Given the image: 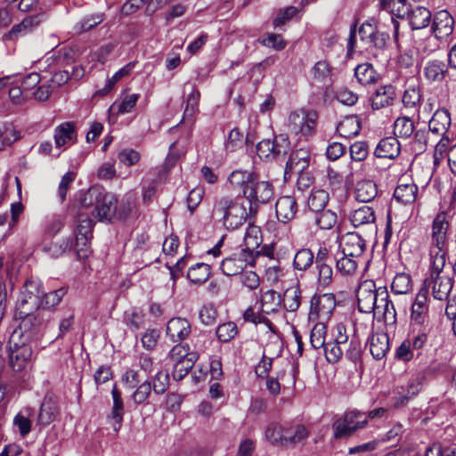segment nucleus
<instances>
[{
	"label": "nucleus",
	"mask_w": 456,
	"mask_h": 456,
	"mask_svg": "<svg viewBox=\"0 0 456 456\" xmlns=\"http://www.w3.org/2000/svg\"><path fill=\"white\" fill-rule=\"evenodd\" d=\"M118 198L99 187H91L81 194L80 208L100 222H111L116 216Z\"/></svg>",
	"instance_id": "1"
},
{
	"label": "nucleus",
	"mask_w": 456,
	"mask_h": 456,
	"mask_svg": "<svg viewBox=\"0 0 456 456\" xmlns=\"http://www.w3.org/2000/svg\"><path fill=\"white\" fill-rule=\"evenodd\" d=\"M213 212L222 217L223 224L228 230L240 228L252 216L243 203L231 197H223L216 200Z\"/></svg>",
	"instance_id": "2"
},
{
	"label": "nucleus",
	"mask_w": 456,
	"mask_h": 456,
	"mask_svg": "<svg viewBox=\"0 0 456 456\" xmlns=\"http://www.w3.org/2000/svg\"><path fill=\"white\" fill-rule=\"evenodd\" d=\"M37 311L23 306L16 307L14 318L20 323L18 330H14L12 334L17 333V338L30 341L39 333L42 319Z\"/></svg>",
	"instance_id": "3"
},
{
	"label": "nucleus",
	"mask_w": 456,
	"mask_h": 456,
	"mask_svg": "<svg viewBox=\"0 0 456 456\" xmlns=\"http://www.w3.org/2000/svg\"><path fill=\"white\" fill-rule=\"evenodd\" d=\"M242 195L249 201V213L256 215L261 204H266L273 199V187L271 183L259 180L256 175Z\"/></svg>",
	"instance_id": "4"
},
{
	"label": "nucleus",
	"mask_w": 456,
	"mask_h": 456,
	"mask_svg": "<svg viewBox=\"0 0 456 456\" xmlns=\"http://www.w3.org/2000/svg\"><path fill=\"white\" fill-rule=\"evenodd\" d=\"M368 424L366 412L352 410L346 411L342 418L332 425L335 438L349 437L357 430L364 428Z\"/></svg>",
	"instance_id": "5"
},
{
	"label": "nucleus",
	"mask_w": 456,
	"mask_h": 456,
	"mask_svg": "<svg viewBox=\"0 0 456 456\" xmlns=\"http://www.w3.org/2000/svg\"><path fill=\"white\" fill-rule=\"evenodd\" d=\"M28 342L17 338V333L12 334L10 338V365L15 371L22 370L31 361L33 352Z\"/></svg>",
	"instance_id": "6"
},
{
	"label": "nucleus",
	"mask_w": 456,
	"mask_h": 456,
	"mask_svg": "<svg viewBox=\"0 0 456 456\" xmlns=\"http://www.w3.org/2000/svg\"><path fill=\"white\" fill-rule=\"evenodd\" d=\"M255 265V254L253 249L241 248L221 262V271L226 276L240 275L248 265Z\"/></svg>",
	"instance_id": "7"
},
{
	"label": "nucleus",
	"mask_w": 456,
	"mask_h": 456,
	"mask_svg": "<svg viewBox=\"0 0 456 456\" xmlns=\"http://www.w3.org/2000/svg\"><path fill=\"white\" fill-rule=\"evenodd\" d=\"M44 294L42 282L35 278H28L24 282L17 302V307L37 310L40 307L41 297Z\"/></svg>",
	"instance_id": "8"
},
{
	"label": "nucleus",
	"mask_w": 456,
	"mask_h": 456,
	"mask_svg": "<svg viewBox=\"0 0 456 456\" xmlns=\"http://www.w3.org/2000/svg\"><path fill=\"white\" fill-rule=\"evenodd\" d=\"M316 118L317 114L314 111H292L288 118V128L292 134L308 136L314 131Z\"/></svg>",
	"instance_id": "9"
},
{
	"label": "nucleus",
	"mask_w": 456,
	"mask_h": 456,
	"mask_svg": "<svg viewBox=\"0 0 456 456\" xmlns=\"http://www.w3.org/2000/svg\"><path fill=\"white\" fill-rule=\"evenodd\" d=\"M290 150V142L284 134L276 135L273 140H262L256 146L260 159H275L285 156Z\"/></svg>",
	"instance_id": "10"
},
{
	"label": "nucleus",
	"mask_w": 456,
	"mask_h": 456,
	"mask_svg": "<svg viewBox=\"0 0 456 456\" xmlns=\"http://www.w3.org/2000/svg\"><path fill=\"white\" fill-rule=\"evenodd\" d=\"M452 285L453 281L449 274H429L428 277L424 280L421 288H426L428 295L431 288L434 298L443 301L448 299Z\"/></svg>",
	"instance_id": "11"
},
{
	"label": "nucleus",
	"mask_w": 456,
	"mask_h": 456,
	"mask_svg": "<svg viewBox=\"0 0 456 456\" xmlns=\"http://www.w3.org/2000/svg\"><path fill=\"white\" fill-rule=\"evenodd\" d=\"M335 307L336 298L333 294L314 295L310 304V319H329Z\"/></svg>",
	"instance_id": "12"
},
{
	"label": "nucleus",
	"mask_w": 456,
	"mask_h": 456,
	"mask_svg": "<svg viewBox=\"0 0 456 456\" xmlns=\"http://www.w3.org/2000/svg\"><path fill=\"white\" fill-rule=\"evenodd\" d=\"M379 288H376L372 281H363L357 290L358 309L362 313H371L375 310Z\"/></svg>",
	"instance_id": "13"
},
{
	"label": "nucleus",
	"mask_w": 456,
	"mask_h": 456,
	"mask_svg": "<svg viewBox=\"0 0 456 456\" xmlns=\"http://www.w3.org/2000/svg\"><path fill=\"white\" fill-rule=\"evenodd\" d=\"M339 248L345 256L359 259L366 249V241L357 232H347L341 237Z\"/></svg>",
	"instance_id": "14"
},
{
	"label": "nucleus",
	"mask_w": 456,
	"mask_h": 456,
	"mask_svg": "<svg viewBox=\"0 0 456 456\" xmlns=\"http://www.w3.org/2000/svg\"><path fill=\"white\" fill-rule=\"evenodd\" d=\"M449 227L446 213H438L433 220L431 232V244L436 249H445Z\"/></svg>",
	"instance_id": "15"
},
{
	"label": "nucleus",
	"mask_w": 456,
	"mask_h": 456,
	"mask_svg": "<svg viewBox=\"0 0 456 456\" xmlns=\"http://www.w3.org/2000/svg\"><path fill=\"white\" fill-rule=\"evenodd\" d=\"M310 162V154L305 149H298L292 151L286 163L284 178L287 180L293 174H298L307 169Z\"/></svg>",
	"instance_id": "16"
},
{
	"label": "nucleus",
	"mask_w": 456,
	"mask_h": 456,
	"mask_svg": "<svg viewBox=\"0 0 456 456\" xmlns=\"http://www.w3.org/2000/svg\"><path fill=\"white\" fill-rule=\"evenodd\" d=\"M381 8L392 15L394 25V37L396 40L398 37L399 22L394 17L405 19L410 12L411 5L407 0H380Z\"/></svg>",
	"instance_id": "17"
},
{
	"label": "nucleus",
	"mask_w": 456,
	"mask_h": 456,
	"mask_svg": "<svg viewBox=\"0 0 456 456\" xmlns=\"http://www.w3.org/2000/svg\"><path fill=\"white\" fill-rule=\"evenodd\" d=\"M374 315L382 318L385 322H395V309L391 300H389L388 292L386 287H379Z\"/></svg>",
	"instance_id": "18"
},
{
	"label": "nucleus",
	"mask_w": 456,
	"mask_h": 456,
	"mask_svg": "<svg viewBox=\"0 0 456 456\" xmlns=\"http://www.w3.org/2000/svg\"><path fill=\"white\" fill-rule=\"evenodd\" d=\"M397 98L396 89L393 85L380 86L371 96V108L380 110L392 106Z\"/></svg>",
	"instance_id": "19"
},
{
	"label": "nucleus",
	"mask_w": 456,
	"mask_h": 456,
	"mask_svg": "<svg viewBox=\"0 0 456 456\" xmlns=\"http://www.w3.org/2000/svg\"><path fill=\"white\" fill-rule=\"evenodd\" d=\"M297 202L294 196H281L275 204L277 218L280 222L287 224L295 218L297 212Z\"/></svg>",
	"instance_id": "20"
},
{
	"label": "nucleus",
	"mask_w": 456,
	"mask_h": 456,
	"mask_svg": "<svg viewBox=\"0 0 456 456\" xmlns=\"http://www.w3.org/2000/svg\"><path fill=\"white\" fill-rule=\"evenodd\" d=\"M191 331V323L184 318H172L167 324V336H168L173 342L184 340L190 335Z\"/></svg>",
	"instance_id": "21"
},
{
	"label": "nucleus",
	"mask_w": 456,
	"mask_h": 456,
	"mask_svg": "<svg viewBox=\"0 0 456 456\" xmlns=\"http://www.w3.org/2000/svg\"><path fill=\"white\" fill-rule=\"evenodd\" d=\"M308 436L309 431L304 425L284 428L281 446L295 447L297 444H304Z\"/></svg>",
	"instance_id": "22"
},
{
	"label": "nucleus",
	"mask_w": 456,
	"mask_h": 456,
	"mask_svg": "<svg viewBox=\"0 0 456 456\" xmlns=\"http://www.w3.org/2000/svg\"><path fill=\"white\" fill-rule=\"evenodd\" d=\"M428 313V294L426 288H420L411 305V319L416 324H423Z\"/></svg>",
	"instance_id": "23"
},
{
	"label": "nucleus",
	"mask_w": 456,
	"mask_h": 456,
	"mask_svg": "<svg viewBox=\"0 0 456 456\" xmlns=\"http://www.w3.org/2000/svg\"><path fill=\"white\" fill-rule=\"evenodd\" d=\"M111 395L113 399V406L110 414L108 416V419L110 422L113 430L115 432H118L122 425L125 409L121 393L118 389L117 385L113 386Z\"/></svg>",
	"instance_id": "24"
},
{
	"label": "nucleus",
	"mask_w": 456,
	"mask_h": 456,
	"mask_svg": "<svg viewBox=\"0 0 456 456\" xmlns=\"http://www.w3.org/2000/svg\"><path fill=\"white\" fill-rule=\"evenodd\" d=\"M44 16V13H38L24 18L20 23L14 25L12 29L4 36V38L5 40H13L19 35L31 31L43 21Z\"/></svg>",
	"instance_id": "25"
},
{
	"label": "nucleus",
	"mask_w": 456,
	"mask_h": 456,
	"mask_svg": "<svg viewBox=\"0 0 456 456\" xmlns=\"http://www.w3.org/2000/svg\"><path fill=\"white\" fill-rule=\"evenodd\" d=\"M401 145L396 137L389 136L379 141L374 155L379 159H394L399 156Z\"/></svg>",
	"instance_id": "26"
},
{
	"label": "nucleus",
	"mask_w": 456,
	"mask_h": 456,
	"mask_svg": "<svg viewBox=\"0 0 456 456\" xmlns=\"http://www.w3.org/2000/svg\"><path fill=\"white\" fill-rule=\"evenodd\" d=\"M59 414L58 402L53 395H46L41 404L37 421L42 426L51 424Z\"/></svg>",
	"instance_id": "27"
},
{
	"label": "nucleus",
	"mask_w": 456,
	"mask_h": 456,
	"mask_svg": "<svg viewBox=\"0 0 456 456\" xmlns=\"http://www.w3.org/2000/svg\"><path fill=\"white\" fill-rule=\"evenodd\" d=\"M424 377L422 375L413 376L408 381L407 387L404 393L400 394L394 398V404L395 407H402L406 405L411 399L415 397L422 388V381Z\"/></svg>",
	"instance_id": "28"
},
{
	"label": "nucleus",
	"mask_w": 456,
	"mask_h": 456,
	"mask_svg": "<svg viewBox=\"0 0 456 456\" xmlns=\"http://www.w3.org/2000/svg\"><path fill=\"white\" fill-rule=\"evenodd\" d=\"M54 142L57 148L66 144H73L77 142V132L73 123L64 122L54 129Z\"/></svg>",
	"instance_id": "29"
},
{
	"label": "nucleus",
	"mask_w": 456,
	"mask_h": 456,
	"mask_svg": "<svg viewBox=\"0 0 456 456\" xmlns=\"http://www.w3.org/2000/svg\"><path fill=\"white\" fill-rule=\"evenodd\" d=\"M169 1L170 0H127L122 5L121 12L124 15H130L145 5L146 12L152 13Z\"/></svg>",
	"instance_id": "30"
},
{
	"label": "nucleus",
	"mask_w": 456,
	"mask_h": 456,
	"mask_svg": "<svg viewBox=\"0 0 456 456\" xmlns=\"http://www.w3.org/2000/svg\"><path fill=\"white\" fill-rule=\"evenodd\" d=\"M451 126V115L445 109L437 110L428 123L429 131L436 134H446Z\"/></svg>",
	"instance_id": "31"
},
{
	"label": "nucleus",
	"mask_w": 456,
	"mask_h": 456,
	"mask_svg": "<svg viewBox=\"0 0 456 456\" xmlns=\"http://www.w3.org/2000/svg\"><path fill=\"white\" fill-rule=\"evenodd\" d=\"M370 352L374 359L380 360L389 350V338L387 333L377 332L369 339Z\"/></svg>",
	"instance_id": "32"
},
{
	"label": "nucleus",
	"mask_w": 456,
	"mask_h": 456,
	"mask_svg": "<svg viewBox=\"0 0 456 456\" xmlns=\"http://www.w3.org/2000/svg\"><path fill=\"white\" fill-rule=\"evenodd\" d=\"M407 19L412 29H421L429 25L431 12L428 8L423 6L418 5L414 8L411 6Z\"/></svg>",
	"instance_id": "33"
},
{
	"label": "nucleus",
	"mask_w": 456,
	"mask_h": 456,
	"mask_svg": "<svg viewBox=\"0 0 456 456\" xmlns=\"http://www.w3.org/2000/svg\"><path fill=\"white\" fill-rule=\"evenodd\" d=\"M453 18L445 10L439 12L433 20L432 28L437 37H445L453 30Z\"/></svg>",
	"instance_id": "34"
},
{
	"label": "nucleus",
	"mask_w": 456,
	"mask_h": 456,
	"mask_svg": "<svg viewBox=\"0 0 456 456\" xmlns=\"http://www.w3.org/2000/svg\"><path fill=\"white\" fill-rule=\"evenodd\" d=\"M448 73V65L439 60H430L426 63L424 75L431 82H442Z\"/></svg>",
	"instance_id": "35"
},
{
	"label": "nucleus",
	"mask_w": 456,
	"mask_h": 456,
	"mask_svg": "<svg viewBox=\"0 0 456 456\" xmlns=\"http://www.w3.org/2000/svg\"><path fill=\"white\" fill-rule=\"evenodd\" d=\"M358 260L351 256H345L342 252H338L335 255L334 263L336 264L337 273L342 276L354 275L357 270Z\"/></svg>",
	"instance_id": "36"
},
{
	"label": "nucleus",
	"mask_w": 456,
	"mask_h": 456,
	"mask_svg": "<svg viewBox=\"0 0 456 456\" xmlns=\"http://www.w3.org/2000/svg\"><path fill=\"white\" fill-rule=\"evenodd\" d=\"M375 218L374 210L369 206H362L350 215V221L354 227L368 224L375 229Z\"/></svg>",
	"instance_id": "37"
},
{
	"label": "nucleus",
	"mask_w": 456,
	"mask_h": 456,
	"mask_svg": "<svg viewBox=\"0 0 456 456\" xmlns=\"http://www.w3.org/2000/svg\"><path fill=\"white\" fill-rule=\"evenodd\" d=\"M378 194L377 184L371 180H362L357 183L354 195L355 199L361 202H370L373 200Z\"/></svg>",
	"instance_id": "38"
},
{
	"label": "nucleus",
	"mask_w": 456,
	"mask_h": 456,
	"mask_svg": "<svg viewBox=\"0 0 456 456\" xmlns=\"http://www.w3.org/2000/svg\"><path fill=\"white\" fill-rule=\"evenodd\" d=\"M211 275V266L208 264L198 263L191 266L187 272L188 280L194 284L205 283Z\"/></svg>",
	"instance_id": "39"
},
{
	"label": "nucleus",
	"mask_w": 456,
	"mask_h": 456,
	"mask_svg": "<svg viewBox=\"0 0 456 456\" xmlns=\"http://www.w3.org/2000/svg\"><path fill=\"white\" fill-rule=\"evenodd\" d=\"M198 354L191 352L186 358L175 362L173 369V378L175 380L183 379L188 372L192 369L198 360Z\"/></svg>",
	"instance_id": "40"
},
{
	"label": "nucleus",
	"mask_w": 456,
	"mask_h": 456,
	"mask_svg": "<svg viewBox=\"0 0 456 456\" xmlns=\"http://www.w3.org/2000/svg\"><path fill=\"white\" fill-rule=\"evenodd\" d=\"M360 130L361 124L356 116H348L337 126L338 133L346 138L357 135Z\"/></svg>",
	"instance_id": "41"
},
{
	"label": "nucleus",
	"mask_w": 456,
	"mask_h": 456,
	"mask_svg": "<svg viewBox=\"0 0 456 456\" xmlns=\"http://www.w3.org/2000/svg\"><path fill=\"white\" fill-rule=\"evenodd\" d=\"M418 193V187L414 183L399 184L394 192L395 199L404 204L413 203Z\"/></svg>",
	"instance_id": "42"
},
{
	"label": "nucleus",
	"mask_w": 456,
	"mask_h": 456,
	"mask_svg": "<svg viewBox=\"0 0 456 456\" xmlns=\"http://www.w3.org/2000/svg\"><path fill=\"white\" fill-rule=\"evenodd\" d=\"M354 76L357 81L363 86L373 84L377 80V73L372 65L368 62L357 65L354 69Z\"/></svg>",
	"instance_id": "43"
},
{
	"label": "nucleus",
	"mask_w": 456,
	"mask_h": 456,
	"mask_svg": "<svg viewBox=\"0 0 456 456\" xmlns=\"http://www.w3.org/2000/svg\"><path fill=\"white\" fill-rule=\"evenodd\" d=\"M329 201V193L322 189L312 190L307 198V206L310 210L319 212L326 207Z\"/></svg>",
	"instance_id": "44"
},
{
	"label": "nucleus",
	"mask_w": 456,
	"mask_h": 456,
	"mask_svg": "<svg viewBox=\"0 0 456 456\" xmlns=\"http://www.w3.org/2000/svg\"><path fill=\"white\" fill-rule=\"evenodd\" d=\"M105 16L102 12L86 15L75 25L74 29L78 34L90 31L101 24Z\"/></svg>",
	"instance_id": "45"
},
{
	"label": "nucleus",
	"mask_w": 456,
	"mask_h": 456,
	"mask_svg": "<svg viewBox=\"0 0 456 456\" xmlns=\"http://www.w3.org/2000/svg\"><path fill=\"white\" fill-rule=\"evenodd\" d=\"M88 215L90 214L87 211L79 208L76 235L92 238L94 221Z\"/></svg>",
	"instance_id": "46"
},
{
	"label": "nucleus",
	"mask_w": 456,
	"mask_h": 456,
	"mask_svg": "<svg viewBox=\"0 0 456 456\" xmlns=\"http://www.w3.org/2000/svg\"><path fill=\"white\" fill-rule=\"evenodd\" d=\"M301 304V290L298 287L287 289L283 295V305L289 312H296Z\"/></svg>",
	"instance_id": "47"
},
{
	"label": "nucleus",
	"mask_w": 456,
	"mask_h": 456,
	"mask_svg": "<svg viewBox=\"0 0 456 456\" xmlns=\"http://www.w3.org/2000/svg\"><path fill=\"white\" fill-rule=\"evenodd\" d=\"M414 131L415 126L413 121L410 118L399 117L395 121L394 133L396 137L408 139L412 135Z\"/></svg>",
	"instance_id": "48"
},
{
	"label": "nucleus",
	"mask_w": 456,
	"mask_h": 456,
	"mask_svg": "<svg viewBox=\"0 0 456 456\" xmlns=\"http://www.w3.org/2000/svg\"><path fill=\"white\" fill-rule=\"evenodd\" d=\"M338 222V216L331 210H321L315 213L314 223L321 230H330Z\"/></svg>",
	"instance_id": "49"
},
{
	"label": "nucleus",
	"mask_w": 456,
	"mask_h": 456,
	"mask_svg": "<svg viewBox=\"0 0 456 456\" xmlns=\"http://www.w3.org/2000/svg\"><path fill=\"white\" fill-rule=\"evenodd\" d=\"M280 303V296L277 295V293L274 290L269 289L263 293L261 297V311L262 313L267 314L270 313L276 312Z\"/></svg>",
	"instance_id": "50"
},
{
	"label": "nucleus",
	"mask_w": 456,
	"mask_h": 456,
	"mask_svg": "<svg viewBox=\"0 0 456 456\" xmlns=\"http://www.w3.org/2000/svg\"><path fill=\"white\" fill-rule=\"evenodd\" d=\"M314 255L309 248L299 249L294 257L293 266L298 271H306L314 263Z\"/></svg>",
	"instance_id": "51"
},
{
	"label": "nucleus",
	"mask_w": 456,
	"mask_h": 456,
	"mask_svg": "<svg viewBox=\"0 0 456 456\" xmlns=\"http://www.w3.org/2000/svg\"><path fill=\"white\" fill-rule=\"evenodd\" d=\"M66 293V288H60L48 293L44 292L41 297L40 307L43 309L53 308L60 304Z\"/></svg>",
	"instance_id": "52"
},
{
	"label": "nucleus",
	"mask_w": 456,
	"mask_h": 456,
	"mask_svg": "<svg viewBox=\"0 0 456 456\" xmlns=\"http://www.w3.org/2000/svg\"><path fill=\"white\" fill-rule=\"evenodd\" d=\"M256 174L253 172L235 170L230 175L229 181L234 187L240 188L243 193L244 189L252 182Z\"/></svg>",
	"instance_id": "53"
},
{
	"label": "nucleus",
	"mask_w": 456,
	"mask_h": 456,
	"mask_svg": "<svg viewBox=\"0 0 456 456\" xmlns=\"http://www.w3.org/2000/svg\"><path fill=\"white\" fill-rule=\"evenodd\" d=\"M73 248V240L70 238H65L59 241L51 242L48 246L44 248V250L47 252L53 257H59L67 251Z\"/></svg>",
	"instance_id": "54"
},
{
	"label": "nucleus",
	"mask_w": 456,
	"mask_h": 456,
	"mask_svg": "<svg viewBox=\"0 0 456 456\" xmlns=\"http://www.w3.org/2000/svg\"><path fill=\"white\" fill-rule=\"evenodd\" d=\"M445 249H436L435 248L430 250L432 263L429 274H445L444 272V268L445 266Z\"/></svg>",
	"instance_id": "55"
},
{
	"label": "nucleus",
	"mask_w": 456,
	"mask_h": 456,
	"mask_svg": "<svg viewBox=\"0 0 456 456\" xmlns=\"http://www.w3.org/2000/svg\"><path fill=\"white\" fill-rule=\"evenodd\" d=\"M411 278L408 273H397L392 282L391 289L394 293L406 294L411 289Z\"/></svg>",
	"instance_id": "56"
},
{
	"label": "nucleus",
	"mask_w": 456,
	"mask_h": 456,
	"mask_svg": "<svg viewBox=\"0 0 456 456\" xmlns=\"http://www.w3.org/2000/svg\"><path fill=\"white\" fill-rule=\"evenodd\" d=\"M243 319L245 322H252L254 324L264 323L267 328L273 333H275V327L273 322L267 319L262 313L256 312L253 307L249 306L246 309L243 314Z\"/></svg>",
	"instance_id": "57"
},
{
	"label": "nucleus",
	"mask_w": 456,
	"mask_h": 456,
	"mask_svg": "<svg viewBox=\"0 0 456 456\" xmlns=\"http://www.w3.org/2000/svg\"><path fill=\"white\" fill-rule=\"evenodd\" d=\"M327 328L322 322L316 323L312 329L310 334V343L314 349H319L325 346V335Z\"/></svg>",
	"instance_id": "58"
},
{
	"label": "nucleus",
	"mask_w": 456,
	"mask_h": 456,
	"mask_svg": "<svg viewBox=\"0 0 456 456\" xmlns=\"http://www.w3.org/2000/svg\"><path fill=\"white\" fill-rule=\"evenodd\" d=\"M216 333L221 342H229L237 335L238 328L235 322H228L220 324Z\"/></svg>",
	"instance_id": "59"
},
{
	"label": "nucleus",
	"mask_w": 456,
	"mask_h": 456,
	"mask_svg": "<svg viewBox=\"0 0 456 456\" xmlns=\"http://www.w3.org/2000/svg\"><path fill=\"white\" fill-rule=\"evenodd\" d=\"M260 233V227L250 224L245 232L244 240L246 247L244 248L251 249L250 248L258 247L261 243Z\"/></svg>",
	"instance_id": "60"
},
{
	"label": "nucleus",
	"mask_w": 456,
	"mask_h": 456,
	"mask_svg": "<svg viewBox=\"0 0 456 456\" xmlns=\"http://www.w3.org/2000/svg\"><path fill=\"white\" fill-rule=\"evenodd\" d=\"M324 354L327 361L331 363L338 362L343 355L344 349L341 345L329 341L323 346Z\"/></svg>",
	"instance_id": "61"
},
{
	"label": "nucleus",
	"mask_w": 456,
	"mask_h": 456,
	"mask_svg": "<svg viewBox=\"0 0 456 456\" xmlns=\"http://www.w3.org/2000/svg\"><path fill=\"white\" fill-rule=\"evenodd\" d=\"M239 280L243 287L251 291L257 289L260 286V278L256 273L253 271H243L239 275Z\"/></svg>",
	"instance_id": "62"
},
{
	"label": "nucleus",
	"mask_w": 456,
	"mask_h": 456,
	"mask_svg": "<svg viewBox=\"0 0 456 456\" xmlns=\"http://www.w3.org/2000/svg\"><path fill=\"white\" fill-rule=\"evenodd\" d=\"M134 208V200L132 197H126L121 200L119 205L117 204L116 216L120 220H126L133 215Z\"/></svg>",
	"instance_id": "63"
},
{
	"label": "nucleus",
	"mask_w": 456,
	"mask_h": 456,
	"mask_svg": "<svg viewBox=\"0 0 456 456\" xmlns=\"http://www.w3.org/2000/svg\"><path fill=\"white\" fill-rule=\"evenodd\" d=\"M151 390H153L152 386L150 381L145 380L141 385L137 387L135 391L132 395V399L135 404H142L146 402L149 398Z\"/></svg>",
	"instance_id": "64"
}]
</instances>
